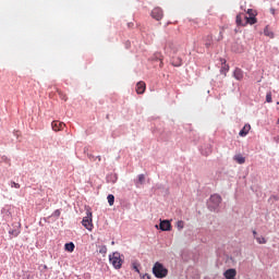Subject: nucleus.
Here are the masks:
<instances>
[{
	"label": "nucleus",
	"mask_w": 279,
	"mask_h": 279,
	"mask_svg": "<svg viewBox=\"0 0 279 279\" xmlns=\"http://www.w3.org/2000/svg\"><path fill=\"white\" fill-rule=\"evenodd\" d=\"M247 14L250 15V16H255L256 14H254V10H252V9H247Z\"/></svg>",
	"instance_id": "34"
},
{
	"label": "nucleus",
	"mask_w": 279,
	"mask_h": 279,
	"mask_svg": "<svg viewBox=\"0 0 279 279\" xmlns=\"http://www.w3.org/2000/svg\"><path fill=\"white\" fill-rule=\"evenodd\" d=\"M274 100H272V98H271V92H267V94H266V102L267 104H271Z\"/></svg>",
	"instance_id": "29"
},
{
	"label": "nucleus",
	"mask_w": 279,
	"mask_h": 279,
	"mask_svg": "<svg viewBox=\"0 0 279 279\" xmlns=\"http://www.w3.org/2000/svg\"><path fill=\"white\" fill-rule=\"evenodd\" d=\"M255 240L257 241V243H259V245H265V243H267L265 236H255Z\"/></svg>",
	"instance_id": "25"
},
{
	"label": "nucleus",
	"mask_w": 279,
	"mask_h": 279,
	"mask_svg": "<svg viewBox=\"0 0 279 279\" xmlns=\"http://www.w3.org/2000/svg\"><path fill=\"white\" fill-rule=\"evenodd\" d=\"M88 157H89L90 159L95 158V156H93V155H88Z\"/></svg>",
	"instance_id": "41"
},
{
	"label": "nucleus",
	"mask_w": 279,
	"mask_h": 279,
	"mask_svg": "<svg viewBox=\"0 0 279 279\" xmlns=\"http://www.w3.org/2000/svg\"><path fill=\"white\" fill-rule=\"evenodd\" d=\"M145 88H146L145 82H138L136 84V93H137V95H143V93H145Z\"/></svg>",
	"instance_id": "11"
},
{
	"label": "nucleus",
	"mask_w": 279,
	"mask_h": 279,
	"mask_svg": "<svg viewBox=\"0 0 279 279\" xmlns=\"http://www.w3.org/2000/svg\"><path fill=\"white\" fill-rule=\"evenodd\" d=\"M222 64H226V60L222 61Z\"/></svg>",
	"instance_id": "42"
},
{
	"label": "nucleus",
	"mask_w": 279,
	"mask_h": 279,
	"mask_svg": "<svg viewBox=\"0 0 279 279\" xmlns=\"http://www.w3.org/2000/svg\"><path fill=\"white\" fill-rule=\"evenodd\" d=\"M153 276L158 279H163L169 276V269L160 262H156L153 266Z\"/></svg>",
	"instance_id": "1"
},
{
	"label": "nucleus",
	"mask_w": 279,
	"mask_h": 279,
	"mask_svg": "<svg viewBox=\"0 0 279 279\" xmlns=\"http://www.w3.org/2000/svg\"><path fill=\"white\" fill-rule=\"evenodd\" d=\"M64 250H65V252H74L75 251V244L73 242L65 243Z\"/></svg>",
	"instance_id": "15"
},
{
	"label": "nucleus",
	"mask_w": 279,
	"mask_h": 279,
	"mask_svg": "<svg viewBox=\"0 0 279 279\" xmlns=\"http://www.w3.org/2000/svg\"><path fill=\"white\" fill-rule=\"evenodd\" d=\"M11 187L12 189H21V184L16 183V182H11Z\"/></svg>",
	"instance_id": "31"
},
{
	"label": "nucleus",
	"mask_w": 279,
	"mask_h": 279,
	"mask_svg": "<svg viewBox=\"0 0 279 279\" xmlns=\"http://www.w3.org/2000/svg\"><path fill=\"white\" fill-rule=\"evenodd\" d=\"M271 14H276V9H270Z\"/></svg>",
	"instance_id": "38"
},
{
	"label": "nucleus",
	"mask_w": 279,
	"mask_h": 279,
	"mask_svg": "<svg viewBox=\"0 0 279 279\" xmlns=\"http://www.w3.org/2000/svg\"><path fill=\"white\" fill-rule=\"evenodd\" d=\"M60 215H61L60 209H57V210H54V211L52 213V217H60Z\"/></svg>",
	"instance_id": "33"
},
{
	"label": "nucleus",
	"mask_w": 279,
	"mask_h": 279,
	"mask_svg": "<svg viewBox=\"0 0 279 279\" xmlns=\"http://www.w3.org/2000/svg\"><path fill=\"white\" fill-rule=\"evenodd\" d=\"M233 77L234 80H238V82H241V80H243V70H241L240 68H236L233 71Z\"/></svg>",
	"instance_id": "10"
},
{
	"label": "nucleus",
	"mask_w": 279,
	"mask_h": 279,
	"mask_svg": "<svg viewBox=\"0 0 279 279\" xmlns=\"http://www.w3.org/2000/svg\"><path fill=\"white\" fill-rule=\"evenodd\" d=\"M211 151H213V149H211L209 146H207V147L205 148V150H204V148L201 149V154H202L203 156H210Z\"/></svg>",
	"instance_id": "21"
},
{
	"label": "nucleus",
	"mask_w": 279,
	"mask_h": 279,
	"mask_svg": "<svg viewBox=\"0 0 279 279\" xmlns=\"http://www.w3.org/2000/svg\"><path fill=\"white\" fill-rule=\"evenodd\" d=\"M172 65L173 66H182V58H180V57L173 58Z\"/></svg>",
	"instance_id": "17"
},
{
	"label": "nucleus",
	"mask_w": 279,
	"mask_h": 279,
	"mask_svg": "<svg viewBox=\"0 0 279 279\" xmlns=\"http://www.w3.org/2000/svg\"><path fill=\"white\" fill-rule=\"evenodd\" d=\"M244 19H246V21H247V23H250V25H256V15H252L250 17L244 15Z\"/></svg>",
	"instance_id": "18"
},
{
	"label": "nucleus",
	"mask_w": 279,
	"mask_h": 279,
	"mask_svg": "<svg viewBox=\"0 0 279 279\" xmlns=\"http://www.w3.org/2000/svg\"><path fill=\"white\" fill-rule=\"evenodd\" d=\"M96 158L101 162V156H97Z\"/></svg>",
	"instance_id": "40"
},
{
	"label": "nucleus",
	"mask_w": 279,
	"mask_h": 279,
	"mask_svg": "<svg viewBox=\"0 0 279 279\" xmlns=\"http://www.w3.org/2000/svg\"><path fill=\"white\" fill-rule=\"evenodd\" d=\"M109 263L116 269H121L123 267V259L121 258V253L114 252L112 255H109Z\"/></svg>",
	"instance_id": "3"
},
{
	"label": "nucleus",
	"mask_w": 279,
	"mask_h": 279,
	"mask_svg": "<svg viewBox=\"0 0 279 279\" xmlns=\"http://www.w3.org/2000/svg\"><path fill=\"white\" fill-rule=\"evenodd\" d=\"M9 234L11 236H19V234H21V230H19V228L17 229H10Z\"/></svg>",
	"instance_id": "23"
},
{
	"label": "nucleus",
	"mask_w": 279,
	"mask_h": 279,
	"mask_svg": "<svg viewBox=\"0 0 279 279\" xmlns=\"http://www.w3.org/2000/svg\"><path fill=\"white\" fill-rule=\"evenodd\" d=\"M250 130H252L250 124L244 125V128L240 131L239 136H245L250 133Z\"/></svg>",
	"instance_id": "13"
},
{
	"label": "nucleus",
	"mask_w": 279,
	"mask_h": 279,
	"mask_svg": "<svg viewBox=\"0 0 279 279\" xmlns=\"http://www.w3.org/2000/svg\"><path fill=\"white\" fill-rule=\"evenodd\" d=\"M243 16H245L243 13H239L235 17L236 25H243Z\"/></svg>",
	"instance_id": "19"
},
{
	"label": "nucleus",
	"mask_w": 279,
	"mask_h": 279,
	"mask_svg": "<svg viewBox=\"0 0 279 279\" xmlns=\"http://www.w3.org/2000/svg\"><path fill=\"white\" fill-rule=\"evenodd\" d=\"M142 279H151V276L149 274H144L142 276Z\"/></svg>",
	"instance_id": "35"
},
{
	"label": "nucleus",
	"mask_w": 279,
	"mask_h": 279,
	"mask_svg": "<svg viewBox=\"0 0 279 279\" xmlns=\"http://www.w3.org/2000/svg\"><path fill=\"white\" fill-rule=\"evenodd\" d=\"M107 199H108L109 206H114V195L109 194V195L107 196Z\"/></svg>",
	"instance_id": "26"
},
{
	"label": "nucleus",
	"mask_w": 279,
	"mask_h": 279,
	"mask_svg": "<svg viewBox=\"0 0 279 279\" xmlns=\"http://www.w3.org/2000/svg\"><path fill=\"white\" fill-rule=\"evenodd\" d=\"M159 230H161V232H170V230H171V221H169V220H160Z\"/></svg>",
	"instance_id": "5"
},
{
	"label": "nucleus",
	"mask_w": 279,
	"mask_h": 279,
	"mask_svg": "<svg viewBox=\"0 0 279 279\" xmlns=\"http://www.w3.org/2000/svg\"><path fill=\"white\" fill-rule=\"evenodd\" d=\"M131 265H132V269H134L136 274H141V269H138V267H141V263H138V260H133Z\"/></svg>",
	"instance_id": "16"
},
{
	"label": "nucleus",
	"mask_w": 279,
	"mask_h": 279,
	"mask_svg": "<svg viewBox=\"0 0 279 279\" xmlns=\"http://www.w3.org/2000/svg\"><path fill=\"white\" fill-rule=\"evenodd\" d=\"M233 160H235L238 165H245V157H243L242 155H235L233 157Z\"/></svg>",
	"instance_id": "14"
},
{
	"label": "nucleus",
	"mask_w": 279,
	"mask_h": 279,
	"mask_svg": "<svg viewBox=\"0 0 279 279\" xmlns=\"http://www.w3.org/2000/svg\"><path fill=\"white\" fill-rule=\"evenodd\" d=\"M151 16L153 19H155V21H161L163 13H162V9L157 7L151 11Z\"/></svg>",
	"instance_id": "6"
},
{
	"label": "nucleus",
	"mask_w": 279,
	"mask_h": 279,
	"mask_svg": "<svg viewBox=\"0 0 279 279\" xmlns=\"http://www.w3.org/2000/svg\"><path fill=\"white\" fill-rule=\"evenodd\" d=\"M66 124H64L63 122L60 121H52L51 123V128L54 132H60V130H64V126Z\"/></svg>",
	"instance_id": "8"
},
{
	"label": "nucleus",
	"mask_w": 279,
	"mask_h": 279,
	"mask_svg": "<svg viewBox=\"0 0 279 279\" xmlns=\"http://www.w3.org/2000/svg\"><path fill=\"white\" fill-rule=\"evenodd\" d=\"M82 226L88 230V232H93V213L86 211V217L82 220Z\"/></svg>",
	"instance_id": "4"
},
{
	"label": "nucleus",
	"mask_w": 279,
	"mask_h": 279,
	"mask_svg": "<svg viewBox=\"0 0 279 279\" xmlns=\"http://www.w3.org/2000/svg\"><path fill=\"white\" fill-rule=\"evenodd\" d=\"M257 232H256V230H253V236H254V239H256V236H257Z\"/></svg>",
	"instance_id": "36"
},
{
	"label": "nucleus",
	"mask_w": 279,
	"mask_h": 279,
	"mask_svg": "<svg viewBox=\"0 0 279 279\" xmlns=\"http://www.w3.org/2000/svg\"><path fill=\"white\" fill-rule=\"evenodd\" d=\"M226 279H236V269L229 268L223 272Z\"/></svg>",
	"instance_id": "7"
},
{
	"label": "nucleus",
	"mask_w": 279,
	"mask_h": 279,
	"mask_svg": "<svg viewBox=\"0 0 279 279\" xmlns=\"http://www.w3.org/2000/svg\"><path fill=\"white\" fill-rule=\"evenodd\" d=\"M229 71H230V65L228 64L222 65L220 69V73L225 76L228 74Z\"/></svg>",
	"instance_id": "20"
},
{
	"label": "nucleus",
	"mask_w": 279,
	"mask_h": 279,
	"mask_svg": "<svg viewBox=\"0 0 279 279\" xmlns=\"http://www.w3.org/2000/svg\"><path fill=\"white\" fill-rule=\"evenodd\" d=\"M106 252H108V248L106 247V245L99 248V254H106Z\"/></svg>",
	"instance_id": "30"
},
{
	"label": "nucleus",
	"mask_w": 279,
	"mask_h": 279,
	"mask_svg": "<svg viewBox=\"0 0 279 279\" xmlns=\"http://www.w3.org/2000/svg\"><path fill=\"white\" fill-rule=\"evenodd\" d=\"M108 184H116L117 180H119V177L114 173L108 174L106 178Z\"/></svg>",
	"instance_id": "12"
},
{
	"label": "nucleus",
	"mask_w": 279,
	"mask_h": 279,
	"mask_svg": "<svg viewBox=\"0 0 279 279\" xmlns=\"http://www.w3.org/2000/svg\"><path fill=\"white\" fill-rule=\"evenodd\" d=\"M125 48H126V49H130V41H126Z\"/></svg>",
	"instance_id": "37"
},
{
	"label": "nucleus",
	"mask_w": 279,
	"mask_h": 279,
	"mask_svg": "<svg viewBox=\"0 0 279 279\" xmlns=\"http://www.w3.org/2000/svg\"><path fill=\"white\" fill-rule=\"evenodd\" d=\"M134 184L136 189H142L143 184H145V174H138L137 179L134 180Z\"/></svg>",
	"instance_id": "9"
},
{
	"label": "nucleus",
	"mask_w": 279,
	"mask_h": 279,
	"mask_svg": "<svg viewBox=\"0 0 279 279\" xmlns=\"http://www.w3.org/2000/svg\"><path fill=\"white\" fill-rule=\"evenodd\" d=\"M175 227L179 230V232L184 230V221L183 220H178Z\"/></svg>",
	"instance_id": "24"
},
{
	"label": "nucleus",
	"mask_w": 279,
	"mask_h": 279,
	"mask_svg": "<svg viewBox=\"0 0 279 279\" xmlns=\"http://www.w3.org/2000/svg\"><path fill=\"white\" fill-rule=\"evenodd\" d=\"M1 160H4V162H8V157H2Z\"/></svg>",
	"instance_id": "39"
},
{
	"label": "nucleus",
	"mask_w": 279,
	"mask_h": 279,
	"mask_svg": "<svg viewBox=\"0 0 279 279\" xmlns=\"http://www.w3.org/2000/svg\"><path fill=\"white\" fill-rule=\"evenodd\" d=\"M153 60L162 62V53L156 52V53L154 54V57H153Z\"/></svg>",
	"instance_id": "27"
},
{
	"label": "nucleus",
	"mask_w": 279,
	"mask_h": 279,
	"mask_svg": "<svg viewBox=\"0 0 279 279\" xmlns=\"http://www.w3.org/2000/svg\"><path fill=\"white\" fill-rule=\"evenodd\" d=\"M264 35H266L268 38H274V32L269 31V26L264 28Z\"/></svg>",
	"instance_id": "22"
},
{
	"label": "nucleus",
	"mask_w": 279,
	"mask_h": 279,
	"mask_svg": "<svg viewBox=\"0 0 279 279\" xmlns=\"http://www.w3.org/2000/svg\"><path fill=\"white\" fill-rule=\"evenodd\" d=\"M165 190V185H162V183H157L154 187H153V191H162Z\"/></svg>",
	"instance_id": "28"
},
{
	"label": "nucleus",
	"mask_w": 279,
	"mask_h": 279,
	"mask_svg": "<svg viewBox=\"0 0 279 279\" xmlns=\"http://www.w3.org/2000/svg\"><path fill=\"white\" fill-rule=\"evenodd\" d=\"M220 204H221V195L213 194L207 202V208L211 213H217L219 210Z\"/></svg>",
	"instance_id": "2"
},
{
	"label": "nucleus",
	"mask_w": 279,
	"mask_h": 279,
	"mask_svg": "<svg viewBox=\"0 0 279 279\" xmlns=\"http://www.w3.org/2000/svg\"><path fill=\"white\" fill-rule=\"evenodd\" d=\"M210 40H213V37L208 36L207 41L205 43L206 47H210V45H211Z\"/></svg>",
	"instance_id": "32"
}]
</instances>
